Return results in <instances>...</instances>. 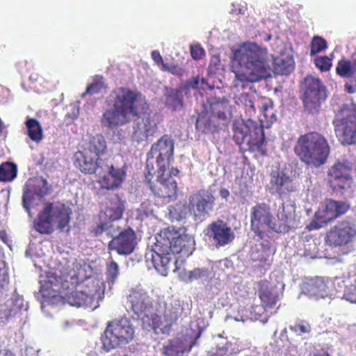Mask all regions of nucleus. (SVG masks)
<instances>
[{
    "label": "nucleus",
    "mask_w": 356,
    "mask_h": 356,
    "mask_svg": "<svg viewBox=\"0 0 356 356\" xmlns=\"http://www.w3.org/2000/svg\"><path fill=\"white\" fill-rule=\"evenodd\" d=\"M0 356H14L12 352L8 350H1Z\"/></svg>",
    "instance_id": "obj_61"
},
{
    "label": "nucleus",
    "mask_w": 356,
    "mask_h": 356,
    "mask_svg": "<svg viewBox=\"0 0 356 356\" xmlns=\"http://www.w3.org/2000/svg\"><path fill=\"white\" fill-rule=\"evenodd\" d=\"M310 46V55L314 56L327 48V42L320 36H314Z\"/></svg>",
    "instance_id": "obj_46"
},
{
    "label": "nucleus",
    "mask_w": 356,
    "mask_h": 356,
    "mask_svg": "<svg viewBox=\"0 0 356 356\" xmlns=\"http://www.w3.org/2000/svg\"><path fill=\"white\" fill-rule=\"evenodd\" d=\"M302 293L311 298L318 300L329 296L327 282L323 277H315L304 282Z\"/></svg>",
    "instance_id": "obj_28"
},
{
    "label": "nucleus",
    "mask_w": 356,
    "mask_h": 356,
    "mask_svg": "<svg viewBox=\"0 0 356 356\" xmlns=\"http://www.w3.org/2000/svg\"><path fill=\"white\" fill-rule=\"evenodd\" d=\"M356 236V227L351 221L338 222L327 234V242L330 245L341 246L352 242Z\"/></svg>",
    "instance_id": "obj_19"
},
{
    "label": "nucleus",
    "mask_w": 356,
    "mask_h": 356,
    "mask_svg": "<svg viewBox=\"0 0 356 356\" xmlns=\"http://www.w3.org/2000/svg\"><path fill=\"white\" fill-rule=\"evenodd\" d=\"M76 276V273L60 272V275H56L55 277H49L47 281L41 284L40 293L43 298L41 301V308L44 309L46 305H49L51 299L58 298L57 293H61V289H65L67 287L68 277L72 280Z\"/></svg>",
    "instance_id": "obj_17"
},
{
    "label": "nucleus",
    "mask_w": 356,
    "mask_h": 356,
    "mask_svg": "<svg viewBox=\"0 0 356 356\" xmlns=\"http://www.w3.org/2000/svg\"><path fill=\"white\" fill-rule=\"evenodd\" d=\"M345 89L350 94L356 92V76L350 77V79L345 84Z\"/></svg>",
    "instance_id": "obj_54"
},
{
    "label": "nucleus",
    "mask_w": 356,
    "mask_h": 356,
    "mask_svg": "<svg viewBox=\"0 0 356 356\" xmlns=\"http://www.w3.org/2000/svg\"><path fill=\"white\" fill-rule=\"evenodd\" d=\"M182 310L179 302L177 300H170L169 302L160 300L155 302V307L147 330H156L159 328L163 333L168 332L177 321Z\"/></svg>",
    "instance_id": "obj_11"
},
{
    "label": "nucleus",
    "mask_w": 356,
    "mask_h": 356,
    "mask_svg": "<svg viewBox=\"0 0 356 356\" xmlns=\"http://www.w3.org/2000/svg\"><path fill=\"white\" fill-rule=\"evenodd\" d=\"M99 172L97 175V182L102 188L114 190L119 188L124 180L125 172L121 168H115L113 165L105 163L99 169Z\"/></svg>",
    "instance_id": "obj_23"
},
{
    "label": "nucleus",
    "mask_w": 356,
    "mask_h": 356,
    "mask_svg": "<svg viewBox=\"0 0 356 356\" xmlns=\"http://www.w3.org/2000/svg\"><path fill=\"white\" fill-rule=\"evenodd\" d=\"M105 88L106 86L104 78L101 76H95L93 78L92 82L87 87L86 92L83 93L82 96L96 94Z\"/></svg>",
    "instance_id": "obj_44"
},
{
    "label": "nucleus",
    "mask_w": 356,
    "mask_h": 356,
    "mask_svg": "<svg viewBox=\"0 0 356 356\" xmlns=\"http://www.w3.org/2000/svg\"><path fill=\"white\" fill-rule=\"evenodd\" d=\"M268 188L271 194L277 195L275 200H282L283 196L296 191V186L288 175L277 169L270 173Z\"/></svg>",
    "instance_id": "obj_20"
},
{
    "label": "nucleus",
    "mask_w": 356,
    "mask_h": 356,
    "mask_svg": "<svg viewBox=\"0 0 356 356\" xmlns=\"http://www.w3.org/2000/svg\"><path fill=\"white\" fill-rule=\"evenodd\" d=\"M137 245L135 232L130 227L122 229L108 243V249L120 255L131 254Z\"/></svg>",
    "instance_id": "obj_22"
},
{
    "label": "nucleus",
    "mask_w": 356,
    "mask_h": 356,
    "mask_svg": "<svg viewBox=\"0 0 356 356\" xmlns=\"http://www.w3.org/2000/svg\"><path fill=\"white\" fill-rule=\"evenodd\" d=\"M315 65L321 71H327L332 65V62L327 56H319L315 59Z\"/></svg>",
    "instance_id": "obj_51"
},
{
    "label": "nucleus",
    "mask_w": 356,
    "mask_h": 356,
    "mask_svg": "<svg viewBox=\"0 0 356 356\" xmlns=\"http://www.w3.org/2000/svg\"><path fill=\"white\" fill-rule=\"evenodd\" d=\"M348 206L343 202L327 200L315 213L314 219L308 225L310 230L318 229L332 220L346 213Z\"/></svg>",
    "instance_id": "obj_16"
},
{
    "label": "nucleus",
    "mask_w": 356,
    "mask_h": 356,
    "mask_svg": "<svg viewBox=\"0 0 356 356\" xmlns=\"http://www.w3.org/2000/svg\"><path fill=\"white\" fill-rule=\"evenodd\" d=\"M51 187L46 179L42 177L29 179L24 187L22 204L31 216V208L36 207L42 201L44 196L50 193Z\"/></svg>",
    "instance_id": "obj_15"
},
{
    "label": "nucleus",
    "mask_w": 356,
    "mask_h": 356,
    "mask_svg": "<svg viewBox=\"0 0 356 356\" xmlns=\"http://www.w3.org/2000/svg\"><path fill=\"white\" fill-rule=\"evenodd\" d=\"M135 329L130 319L122 318L108 323L101 337L102 348L108 352L129 343L134 337Z\"/></svg>",
    "instance_id": "obj_10"
},
{
    "label": "nucleus",
    "mask_w": 356,
    "mask_h": 356,
    "mask_svg": "<svg viewBox=\"0 0 356 356\" xmlns=\"http://www.w3.org/2000/svg\"><path fill=\"white\" fill-rule=\"evenodd\" d=\"M152 58L155 62L156 65L159 66H161V68L162 67L163 65L165 64L163 63V58L161 55L160 54L159 51L154 50L152 51L151 53Z\"/></svg>",
    "instance_id": "obj_55"
},
{
    "label": "nucleus",
    "mask_w": 356,
    "mask_h": 356,
    "mask_svg": "<svg viewBox=\"0 0 356 356\" xmlns=\"http://www.w3.org/2000/svg\"><path fill=\"white\" fill-rule=\"evenodd\" d=\"M26 257H41L44 255V252L42 250V244L40 243L31 242L25 252Z\"/></svg>",
    "instance_id": "obj_48"
},
{
    "label": "nucleus",
    "mask_w": 356,
    "mask_h": 356,
    "mask_svg": "<svg viewBox=\"0 0 356 356\" xmlns=\"http://www.w3.org/2000/svg\"><path fill=\"white\" fill-rule=\"evenodd\" d=\"M274 252V249L267 244L258 243L251 248L249 257L252 261L259 262L254 267L258 266L266 270L271 264L272 255Z\"/></svg>",
    "instance_id": "obj_29"
},
{
    "label": "nucleus",
    "mask_w": 356,
    "mask_h": 356,
    "mask_svg": "<svg viewBox=\"0 0 356 356\" xmlns=\"http://www.w3.org/2000/svg\"><path fill=\"white\" fill-rule=\"evenodd\" d=\"M294 152L306 164L318 167L325 163L330 153V146L322 135L311 132L298 138Z\"/></svg>",
    "instance_id": "obj_6"
},
{
    "label": "nucleus",
    "mask_w": 356,
    "mask_h": 356,
    "mask_svg": "<svg viewBox=\"0 0 356 356\" xmlns=\"http://www.w3.org/2000/svg\"><path fill=\"white\" fill-rule=\"evenodd\" d=\"M207 235L216 248L225 246L234 238V234L231 227L220 220L214 221L209 225Z\"/></svg>",
    "instance_id": "obj_24"
},
{
    "label": "nucleus",
    "mask_w": 356,
    "mask_h": 356,
    "mask_svg": "<svg viewBox=\"0 0 356 356\" xmlns=\"http://www.w3.org/2000/svg\"><path fill=\"white\" fill-rule=\"evenodd\" d=\"M204 86H207L210 89L211 88V87L207 83L205 79L197 76L188 81L184 86V89L186 90L191 88L204 90Z\"/></svg>",
    "instance_id": "obj_47"
},
{
    "label": "nucleus",
    "mask_w": 356,
    "mask_h": 356,
    "mask_svg": "<svg viewBox=\"0 0 356 356\" xmlns=\"http://www.w3.org/2000/svg\"><path fill=\"white\" fill-rule=\"evenodd\" d=\"M351 170L352 165L349 163L338 162L334 164L328 172L331 186L342 189L349 187L352 183Z\"/></svg>",
    "instance_id": "obj_25"
},
{
    "label": "nucleus",
    "mask_w": 356,
    "mask_h": 356,
    "mask_svg": "<svg viewBox=\"0 0 356 356\" xmlns=\"http://www.w3.org/2000/svg\"><path fill=\"white\" fill-rule=\"evenodd\" d=\"M318 248L314 240L303 241L302 248L298 250V254L306 258L314 259L317 257Z\"/></svg>",
    "instance_id": "obj_40"
},
{
    "label": "nucleus",
    "mask_w": 356,
    "mask_h": 356,
    "mask_svg": "<svg viewBox=\"0 0 356 356\" xmlns=\"http://www.w3.org/2000/svg\"><path fill=\"white\" fill-rule=\"evenodd\" d=\"M154 205L148 200L142 202L136 209L137 218L143 220L145 218L152 216L154 213Z\"/></svg>",
    "instance_id": "obj_45"
},
{
    "label": "nucleus",
    "mask_w": 356,
    "mask_h": 356,
    "mask_svg": "<svg viewBox=\"0 0 356 356\" xmlns=\"http://www.w3.org/2000/svg\"><path fill=\"white\" fill-rule=\"evenodd\" d=\"M185 350L183 342L179 339H174L163 346V353L165 356H181Z\"/></svg>",
    "instance_id": "obj_37"
},
{
    "label": "nucleus",
    "mask_w": 356,
    "mask_h": 356,
    "mask_svg": "<svg viewBox=\"0 0 356 356\" xmlns=\"http://www.w3.org/2000/svg\"><path fill=\"white\" fill-rule=\"evenodd\" d=\"M214 197L208 192H200L191 196L189 205L192 207L194 216L196 219H201L208 216L213 210Z\"/></svg>",
    "instance_id": "obj_26"
},
{
    "label": "nucleus",
    "mask_w": 356,
    "mask_h": 356,
    "mask_svg": "<svg viewBox=\"0 0 356 356\" xmlns=\"http://www.w3.org/2000/svg\"><path fill=\"white\" fill-rule=\"evenodd\" d=\"M190 205L179 202L169 209V215L172 220L180 221L185 219L190 213Z\"/></svg>",
    "instance_id": "obj_38"
},
{
    "label": "nucleus",
    "mask_w": 356,
    "mask_h": 356,
    "mask_svg": "<svg viewBox=\"0 0 356 356\" xmlns=\"http://www.w3.org/2000/svg\"><path fill=\"white\" fill-rule=\"evenodd\" d=\"M196 128L202 132H209L211 131L209 120L203 115H200L195 124Z\"/></svg>",
    "instance_id": "obj_52"
},
{
    "label": "nucleus",
    "mask_w": 356,
    "mask_h": 356,
    "mask_svg": "<svg viewBox=\"0 0 356 356\" xmlns=\"http://www.w3.org/2000/svg\"><path fill=\"white\" fill-rule=\"evenodd\" d=\"M104 220L106 222H102L94 229V233L96 236L100 235L105 232L107 235H110L113 238L115 234L117 235L121 231L120 230L119 225L117 224V220Z\"/></svg>",
    "instance_id": "obj_36"
},
{
    "label": "nucleus",
    "mask_w": 356,
    "mask_h": 356,
    "mask_svg": "<svg viewBox=\"0 0 356 356\" xmlns=\"http://www.w3.org/2000/svg\"><path fill=\"white\" fill-rule=\"evenodd\" d=\"M210 109L213 117L223 124H227L232 118V106L225 98H215L210 102Z\"/></svg>",
    "instance_id": "obj_30"
},
{
    "label": "nucleus",
    "mask_w": 356,
    "mask_h": 356,
    "mask_svg": "<svg viewBox=\"0 0 356 356\" xmlns=\"http://www.w3.org/2000/svg\"><path fill=\"white\" fill-rule=\"evenodd\" d=\"M289 329L296 336L302 337L311 332L312 327L306 321L298 320L294 324L289 325Z\"/></svg>",
    "instance_id": "obj_42"
},
{
    "label": "nucleus",
    "mask_w": 356,
    "mask_h": 356,
    "mask_svg": "<svg viewBox=\"0 0 356 356\" xmlns=\"http://www.w3.org/2000/svg\"><path fill=\"white\" fill-rule=\"evenodd\" d=\"M8 275L4 266H0V300L4 297L8 286Z\"/></svg>",
    "instance_id": "obj_49"
},
{
    "label": "nucleus",
    "mask_w": 356,
    "mask_h": 356,
    "mask_svg": "<svg viewBox=\"0 0 356 356\" xmlns=\"http://www.w3.org/2000/svg\"><path fill=\"white\" fill-rule=\"evenodd\" d=\"M181 229L175 227L163 229L155 236V243L145 255L148 268L153 267L161 275L166 276L170 271L177 270V259L188 257L195 250V240L189 234H181Z\"/></svg>",
    "instance_id": "obj_4"
},
{
    "label": "nucleus",
    "mask_w": 356,
    "mask_h": 356,
    "mask_svg": "<svg viewBox=\"0 0 356 356\" xmlns=\"http://www.w3.org/2000/svg\"><path fill=\"white\" fill-rule=\"evenodd\" d=\"M340 112L342 118L333 121L334 131L339 141L343 145L356 143V104L349 102L342 105Z\"/></svg>",
    "instance_id": "obj_12"
},
{
    "label": "nucleus",
    "mask_w": 356,
    "mask_h": 356,
    "mask_svg": "<svg viewBox=\"0 0 356 356\" xmlns=\"http://www.w3.org/2000/svg\"><path fill=\"white\" fill-rule=\"evenodd\" d=\"M273 208L276 210L277 222H273L270 208L265 203H259L251 209V227L255 234L262 237L266 232L276 233L287 232L294 218L296 207L291 202H284L282 200H275Z\"/></svg>",
    "instance_id": "obj_5"
},
{
    "label": "nucleus",
    "mask_w": 356,
    "mask_h": 356,
    "mask_svg": "<svg viewBox=\"0 0 356 356\" xmlns=\"http://www.w3.org/2000/svg\"><path fill=\"white\" fill-rule=\"evenodd\" d=\"M74 157L75 165L85 174H95L97 176L99 172V169H102L105 163L102 159L95 157L84 151L77 152Z\"/></svg>",
    "instance_id": "obj_27"
},
{
    "label": "nucleus",
    "mask_w": 356,
    "mask_h": 356,
    "mask_svg": "<svg viewBox=\"0 0 356 356\" xmlns=\"http://www.w3.org/2000/svg\"><path fill=\"white\" fill-rule=\"evenodd\" d=\"M309 356H330V355L326 352H318L310 354Z\"/></svg>",
    "instance_id": "obj_62"
},
{
    "label": "nucleus",
    "mask_w": 356,
    "mask_h": 356,
    "mask_svg": "<svg viewBox=\"0 0 356 356\" xmlns=\"http://www.w3.org/2000/svg\"><path fill=\"white\" fill-rule=\"evenodd\" d=\"M338 75L343 78L356 76V58L352 60L341 59L338 62L336 67Z\"/></svg>",
    "instance_id": "obj_34"
},
{
    "label": "nucleus",
    "mask_w": 356,
    "mask_h": 356,
    "mask_svg": "<svg viewBox=\"0 0 356 356\" xmlns=\"http://www.w3.org/2000/svg\"><path fill=\"white\" fill-rule=\"evenodd\" d=\"M175 141L170 136L164 135L154 143L147 154L145 180L152 193L160 197L174 199L177 194V182L174 177L179 172L177 168H169L173 160Z\"/></svg>",
    "instance_id": "obj_3"
},
{
    "label": "nucleus",
    "mask_w": 356,
    "mask_h": 356,
    "mask_svg": "<svg viewBox=\"0 0 356 356\" xmlns=\"http://www.w3.org/2000/svg\"><path fill=\"white\" fill-rule=\"evenodd\" d=\"M130 308L134 314L142 321L144 329L149 325L152 314L155 307L154 303L147 293L141 287L137 286L130 291L127 297Z\"/></svg>",
    "instance_id": "obj_13"
},
{
    "label": "nucleus",
    "mask_w": 356,
    "mask_h": 356,
    "mask_svg": "<svg viewBox=\"0 0 356 356\" xmlns=\"http://www.w3.org/2000/svg\"><path fill=\"white\" fill-rule=\"evenodd\" d=\"M106 278L109 284H114L120 275L118 264L111 257L106 263Z\"/></svg>",
    "instance_id": "obj_43"
},
{
    "label": "nucleus",
    "mask_w": 356,
    "mask_h": 356,
    "mask_svg": "<svg viewBox=\"0 0 356 356\" xmlns=\"http://www.w3.org/2000/svg\"><path fill=\"white\" fill-rule=\"evenodd\" d=\"M209 271L206 268H197L193 270L185 273L184 280L186 282H193L195 280H204L209 277Z\"/></svg>",
    "instance_id": "obj_41"
},
{
    "label": "nucleus",
    "mask_w": 356,
    "mask_h": 356,
    "mask_svg": "<svg viewBox=\"0 0 356 356\" xmlns=\"http://www.w3.org/2000/svg\"><path fill=\"white\" fill-rule=\"evenodd\" d=\"M161 70L168 71L171 72L172 74H179L180 69L175 65L170 66L168 64L166 63L163 65Z\"/></svg>",
    "instance_id": "obj_56"
},
{
    "label": "nucleus",
    "mask_w": 356,
    "mask_h": 356,
    "mask_svg": "<svg viewBox=\"0 0 356 356\" xmlns=\"http://www.w3.org/2000/svg\"><path fill=\"white\" fill-rule=\"evenodd\" d=\"M70 213V208L60 202L47 203L34 222L35 229L40 234H50L56 225L61 232H68Z\"/></svg>",
    "instance_id": "obj_8"
},
{
    "label": "nucleus",
    "mask_w": 356,
    "mask_h": 356,
    "mask_svg": "<svg viewBox=\"0 0 356 356\" xmlns=\"http://www.w3.org/2000/svg\"><path fill=\"white\" fill-rule=\"evenodd\" d=\"M104 282L88 277L84 282V289L65 293L63 298L71 306L91 307L94 310L99 307V302L104 299Z\"/></svg>",
    "instance_id": "obj_9"
},
{
    "label": "nucleus",
    "mask_w": 356,
    "mask_h": 356,
    "mask_svg": "<svg viewBox=\"0 0 356 356\" xmlns=\"http://www.w3.org/2000/svg\"><path fill=\"white\" fill-rule=\"evenodd\" d=\"M17 165L13 163H4L0 165V181H11L17 176Z\"/></svg>",
    "instance_id": "obj_39"
},
{
    "label": "nucleus",
    "mask_w": 356,
    "mask_h": 356,
    "mask_svg": "<svg viewBox=\"0 0 356 356\" xmlns=\"http://www.w3.org/2000/svg\"><path fill=\"white\" fill-rule=\"evenodd\" d=\"M234 60L241 67L234 72L233 89L238 92L250 90L253 83L268 77L271 66L277 74L286 75L294 69V60L291 56L281 54L275 58L266 47L256 42L241 44L234 51Z\"/></svg>",
    "instance_id": "obj_2"
},
{
    "label": "nucleus",
    "mask_w": 356,
    "mask_h": 356,
    "mask_svg": "<svg viewBox=\"0 0 356 356\" xmlns=\"http://www.w3.org/2000/svg\"><path fill=\"white\" fill-rule=\"evenodd\" d=\"M72 325V323L67 321H65L63 324H62V328L63 330H66L67 327H69L70 325Z\"/></svg>",
    "instance_id": "obj_64"
},
{
    "label": "nucleus",
    "mask_w": 356,
    "mask_h": 356,
    "mask_svg": "<svg viewBox=\"0 0 356 356\" xmlns=\"http://www.w3.org/2000/svg\"><path fill=\"white\" fill-rule=\"evenodd\" d=\"M232 129L233 138L242 149L264 154V146L266 144V140L264 127L261 124L240 119L234 121Z\"/></svg>",
    "instance_id": "obj_7"
},
{
    "label": "nucleus",
    "mask_w": 356,
    "mask_h": 356,
    "mask_svg": "<svg viewBox=\"0 0 356 356\" xmlns=\"http://www.w3.org/2000/svg\"><path fill=\"white\" fill-rule=\"evenodd\" d=\"M25 125L29 138L39 143L43 138V129L40 122L36 119L27 118Z\"/></svg>",
    "instance_id": "obj_35"
},
{
    "label": "nucleus",
    "mask_w": 356,
    "mask_h": 356,
    "mask_svg": "<svg viewBox=\"0 0 356 356\" xmlns=\"http://www.w3.org/2000/svg\"><path fill=\"white\" fill-rule=\"evenodd\" d=\"M106 148V141L102 135H97L89 138L84 145L83 151L95 157L100 158Z\"/></svg>",
    "instance_id": "obj_32"
},
{
    "label": "nucleus",
    "mask_w": 356,
    "mask_h": 356,
    "mask_svg": "<svg viewBox=\"0 0 356 356\" xmlns=\"http://www.w3.org/2000/svg\"><path fill=\"white\" fill-rule=\"evenodd\" d=\"M124 210V202L118 196H115L106 202V207L101 216L102 220H118Z\"/></svg>",
    "instance_id": "obj_31"
},
{
    "label": "nucleus",
    "mask_w": 356,
    "mask_h": 356,
    "mask_svg": "<svg viewBox=\"0 0 356 356\" xmlns=\"http://www.w3.org/2000/svg\"><path fill=\"white\" fill-rule=\"evenodd\" d=\"M191 56L196 60L200 59L204 55V50L200 44L191 46Z\"/></svg>",
    "instance_id": "obj_53"
},
{
    "label": "nucleus",
    "mask_w": 356,
    "mask_h": 356,
    "mask_svg": "<svg viewBox=\"0 0 356 356\" xmlns=\"http://www.w3.org/2000/svg\"><path fill=\"white\" fill-rule=\"evenodd\" d=\"M202 330H199L198 334L196 335V337H195V339L194 342H193L191 344V346L189 347V349H188V351L191 350L192 346H194L196 343L197 339L200 337V335L202 334Z\"/></svg>",
    "instance_id": "obj_63"
},
{
    "label": "nucleus",
    "mask_w": 356,
    "mask_h": 356,
    "mask_svg": "<svg viewBox=\"0 0 356 356\" xmlns=\"http://www.w3.org/2000/svg\"><path fill=\"white\" fill-rule=\"evenodd\" d=\"M0 239L3 243L10 246V240L8 237V235L5 231H0Z\"/></svg>",
    "instance_id": "obj_59"
},
{
    "label": "nucleus",
    "mask_w": 356,
    "mask_h": 356,
    "mask_svg": "<svg viewBox=\"0 0 356 356\" xmlns=\"http://www.w3.org/2000/svg\"><path fill=\"white\" fill-rule=\"evenodd\" d=\"M259 296L262 305L253 307V312L261 315L262 312L267 311V309H271L276 305L282 296L284 285L281 282L264 280L259 282Z\"/></svg>",
    "instance_id": "obj_18"
},
{
    "label": "nucleus",
    "mask_w": 356,
    "mask_h": 356,
    "mask_svg": "<svg viewBox=\"0 0 356 356\" xmlns=\"http://www.w3.org/2000/svg\"><path fill=\"white\" fill-rule=\"evenodd\" d=\"M27 309L28 304L25 302L23 296L13 293L3 304L0 305V323L6 324Z\"/></svg>",
    "instance_id": "obj_21"
},
{
    "label": "nucleus",
    "mask_w": 356,
    "mask_h": 356,
    "mask_svg": "<svg viewBox=\"0 0 356 356\" xmlns=\"http://www.w3.org/2000/svg\"><path fill=\"white\" fill-rule=\"evenodd\" d=\"M109 106L101 118L103 127L114 129L134 122L132 138L137 142L145 140L157 131L159 117L150 111L149 105L141 93L126 88L114 90L108 97Z\"/></svg>",
    "instance_id": "obj_1"
},
{
    "label": "nucleus",
    "mask_w": 356,
    "mask_h": 356,
    "mask_svg": "<svg viewBox=\"0 0 356 356\" xmlns=\"http://www.w3.org/2000/svg\"><path fill=\"white\" fill-rule=\"evenodd\" d=\"M343 297L346 300L356 304V276L353 278V283L346 286Z\"/></svg>",
    "instance_id": "obj_50"
},
{
    "label": "nucleus",
    "mask_w": 356,
    "mask_h": 356,
    "mask_svg": "<svg viewBox=\"0 0 356 356\" xmlns=\"http://www.w3.org/2000/svg\"><path fill=\"white\" fill-rule=\"evenodd\" d=\"M305 87L302 97L305 108L309 113H316L327 97L325 88L319 79L314 76L305 78Z\"/></svg>",
    "instance_id": "obj_14"
},
{
    "label": "nucleus",
    "mask_w": 356,
    "mask_h": 356,
    "mask_svg": "<svg viewBox=\"0 0 356 356\" xmlns=\"http://www.w3.org/2000/svg\"><path fill=\"white\" fill-rule=\"evenodd\" d=\"M165 97L166 106L173 111H178L184 107V99L179 90L166 88Z\"/></svg>",
    "instance_id": "obj_33"
},
{
    "label": "nucleus",
    "mask_w": 356,
    "mask_h": 356,
    "mask_svg": "<svg viewBox=\"0 0 356 356\" xmlns=\"http://www.w3.org/2000/svg\"><path fill=\"white\" fill-rule=\"evenodd\" d=\"M227 348L225 346L222 347H218L216 350V351H211V356H223L227 353Z\"/></svg>",
    "instance_id": "obj_57"
},
{
    "label": "nucleus",
    "mask_w": 356,
    "mask_h": 356,
    "mask_svg": "<svg viewBox=\"0 0 356 356\" xmlns=\"http://www.w3.org/2000/svg\"><path fill=\"white\" fill-rule=\"evenodd\" d=\"M220 195L222 198L227 200L229 196V192L226 188H221L220 191Z\"/></svg>",
    "instance_id": "obj_60"
},
{
    "label": "nucleus",
    "mask_w": 356,
    "mask_h": 356,
    "mask_svg": "<svg viewBox=\"0 0 356 356\" xmlns=\"http://www.w3.org/2000/svg\"><path fill=\"white\" fill-rule=\"evenodd\" d=\"M245 106L249 113L255 112L254 102L251 99H245Z\"/></svg>",
    "instance_id": "obj_58"
}]
</instances>
